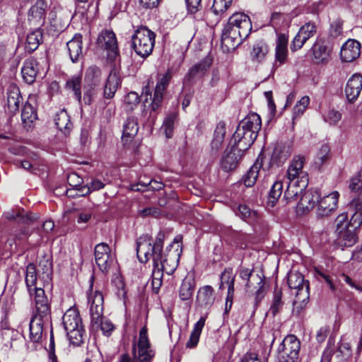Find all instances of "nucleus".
Listing matches in <instances>:
<instances>
[{
	"label": "nucleus",
	"instance_id": "obj_7",
	"mask_svg": "<svg viewBox=\"0 0 362 362\" xmlns=\"http://www.w3.org/2000/svg\"><path fill=\"white\" fill-rule=\"evenodd\" d=\"M34 303L33 316L40 317L45 320L51 319L50 300L48 299L43 288L35 287L33 296H30Z\"/></svg>",
	"mask_w": 362,
	"mask_h": 362
},
{
	"label": "nucleus",
	"instance_id": "obj_20",
	"mask_svg": "<svg viewBox=\"0 0 362 362\" xmlns=\"http://www.w3.org/2000/svg\"><path fill=\"white\" fill-rule=\"evenodd\" d=\"M320 197L317 190H308L301 197L297 204V211L300 214H306L312 210L319 201Z\"/></svg>",
	"mask_w": 362,
	"mask_h": 362
},
{
	"label": "nucleus",
	"instance_id": "obj_49",
	"mask_svg": "<svg viewBox=\"0 0 362 362\" xmlns=\"http://www.w3.org/2000/svg\"><path fill=\"white\" fill-rule=\"evenodd\" d=\"M291 19L288 14L274 12L271 16V24L275 29L288 26Z\"/></svg>",
	"mask_w": 362,
	"mask_h": 362
},
{
	"label": "nucleus",
	"instance_id": "obj_16",
	"mask_svg": "<svg viewBox=\"0 0 362 362\" xmlns=\"http://www.w3.org/2000/svg\"><path fill=\"white\" fill-rule=\"evenodd\" d=\"M110 252L109 245L105 243H98L95 247V260L103 272H107L112 264V258Z\"/></svg>",
	"mask_w": 362,
	"mask_h": 362
},
{
	"label": "nucleus",
	"instance_id": "obj_35",
	"mask_svg": "<svg viewBox=\"0 0 362 362\" xmlns=\"http://www.w3.org/2000/svg\"><path fill=\"white\" fill-rule=\"evenodd\" d=\"M282 295L281 289L276 286L273 292L271 305L267 312L268 315H272V316L274 317L282 311L284 305V302L282 300Z\"/></svg>",
	"mask_w": 362,
	"mask_h": 362
},
{
	"label": "nucleus",
	"instance_id": "obj_14",
	"mask_svg": "<svg viewBox=\"0 0 362 362\" xmlns=\"http://www.w3.org/2000/svg\"><path fill=\"white\" fill-rule=\"evenodd\" d=\"M245 291L248 293L254 291L255 303L257 305L265 296L264 276L261 272H256L247 284H245Z\"/></svg>",
	"mask_w": 362,
	"mask_h": 362
},
{
	"label": "nucleus",
	"instance_id": "obj_45",
	"mask_svg": "<svg viewBox=\"0 0 362 362\" xmlns=\"http://www.w3.org/2000/svg\"><path fill=\"white\" fill-rule=\"evenodd\" d=\"M42 40V34L39 30L29 33L26 38L25 49L29 52L35 51L39 47Z\"/></svg>",
	"mask_w": 362,
	"mask_h": 362
},
{
	"label": "nucleus",
	"instance_id": "obj_63",
	"mask_svg": "<svg viewBox=\"0 0 362 362\" xmlns=\"http://www.w3.org/2000/svg\"><path fill=\"white\" fill-rule=\"evenodd\" d=\"M341 118V114L337 110H330L325 116V120L331 124H335Z\"/></svg>",
	"mask_w": 362,
	"mask_h": 362
},
{
	"label": "nucleus",
	"instance_id": "obj_27",
	"mask_svg": "<svg viewBox=\"0 0 362 362\" xmlns=\"http://www.w3.org/2000/svg\"><path fill=\"white\" fill-rule=\"evenodd\" d=\"M121 79L118 72L115 69H112L104 86L103 95L106 99H111L120 85Z\"/></svg>",
	"mask_w": 362,
	"mask_h": 362
},
{
	"label": "nucleus",
	"instance_id": "obj_58",
	"mask_svg": "<svg viewBox=\"0 0 362 362\" xmlns=\"http://www.w3.org/2000/svg\"><path fill=\"white\" fill-rule=\"evenodd\" d=\"M336 234L339 233H341L343 230L347 229L349 228V221L348 220V215L347 214H339L336 220Z\"/></svg>",
	"mask_w": 362,
	"mask_h": 362
},
{
	"label": "nucleus",
	"instance_id": "obj_32",
	"mask_svg": "<svg viewBox=\"0 0 362 362\" xmlns=\"http://www.w3.org/2000/svg\"><path fill=\"white\" fill-rule=\"evenodd\" d=\"M292 152L289 145L278 144L274 149L271 160L272 163L279 166L291 156Z\"/></svg>",
	"mask_w": 362,
	"mask_h": 362
},
{
	"label": "nucleus",
	"instance_id": "obj_57",
	"mask_svg": "<svg viewBox=\"0 0 362 362\" xmlns=\"http://www.w3.org/2000/svg\"><path fill=\"white\" fill-rule=\"evenodd\" d=\"M349 189L351 192L362 193V168L351 177L349 183Z\"/></svg>",
	"mask_w": 362,
	"mask_h": 362
},
{
	"label": "nucleus",
	"instance_id": "obj_54",
	"mask_svg": "<svg viewBox=\"0 0 362 362\" xmlns=\"http://www.w3.org/2000/svg\"><path fill=\"white\" fill-rule=\"evenodd\" d=\"M233 0H214L212 10L216 15L225 13L231 6Z\"/></svg>",
	"mask_w": 362,
	"mask_h": 362
},
{
	"label": "nucleus",
	"instance_id": "obj_11",
	"mask_svg": "<svg viewBox=\"0 0 362 362\" xmlns=\"http://www.w3.org/2000/svg\"><path fill=\"white\" fill-rule=\"evenodd\" d=\"M248 36L249 35H243L241 29L238 30L235 26H230L227 23L222 32L221 44L228 50L232 49L240 45Z\"/></svg>",
	"mask_w": 362,
	"mask_h": 362
},
{
	"label": "nucleus",
	"instance_id": "obj_37",
	"mask_svg": "<svg viewBox=\"0 0 362 362\" xmlns=\"http://www.w3.org/2000/svg\"><path fill=\"white\" fill-rule=\"evenodd\" d=\"M47 7V3L44 0H37L29 11L30 19L40 24L45 18Z\"/></svg>",
	"mask_w": 362,
	"mask_h": 362
},
{
	"label": "nucleus",
	"instance_id": "obj_26",
	"mask_svg": "<svg viewBox=\"0 0 362 362\" xmlns=\"http://www.w3.org/2000/svg\"><path fill=\"white\" fill-rule=\"evenodd\" d=\"M50 320L33 316L30 322V340L34 344H39L42 339L43 325Z\"/></svg>",
	"mask_w": 362,
	"mask_h": 362
},
{
	"label": "nucleus",
	"instance_id": "obj_19",
	"mask_svg": "<svg viewBox=\"0 0 362 362\" xmlns=\"http://www.w3.org/2000/svg\"><path fill=\"white\" fill-rule=\"evenodd\" d=\"M22 96L19 88L16 86H11L7 90V100L4 107L5 112L10 116L16 115L19 110V105Z\"/></svg>",
	"mask_w": 362,
	"mask_h": 362
},
{
	"label": "nucleus",
	"instance_id": "obj_46",
	"mask_svg": "<svg viewBox=\"0 0 362 362\" xmlns=\"http://www.w3.org/2000/svg\"><path fill=\"white\" fill-rule=\"evenodd\" d=\"M37 118L35 107L29 103H25L21 112L22 122L25 125L30 126Z\"/></svg>",
	"mask_w": 362,
	"mask_h": 362
},
{
	"label": "nucleus",
	"instance_id": "obj_12",
	"mask_svg": "<svg viewBox=\"0 0 362 362\" xmlns=\"http://www.w3.org/2000/svg\"><path fill=\"white\" fill-rule=\"evenodd\" d=\"M98 47L107 52V57L110 59H115L119 54L117 42L115 34L110 30H103L97 39Z\"/></svg>",
	"mask_w": 362,
	"mask_h": 362
},
{
	"label": "nucleus",
	"instance_id": "obj_2",
	"mask_svg": "<svg viewBox=\"0 0 362 362\" xmlns=\"http://www.w3.org/2000/svg\"><path fill=\"white\" fill-rule=\"evenodd\" d=\"M93 279L94 276H91L88 293L91 327L95 329L100 328L103 334L108 337L115 329V326L110 320L103 318V295L98 289L93 291Z\"/></svg>",
	"mask_w": 362,
	"mask_h": 362
},
{
	"label": "nucleus",
	"instance_id": "obj_33",
	"mask_svg": "<svg viewBox=\"0 0 362 362\" xmlns=\"http://www.w3.org/2000/svg\"><path fill=\"white\" fill-rule=\"evenodd\" d=\"M54 122L58 129L64 135L69 134L73 127L70 116L64 109L56 113Z\"/></svg>",
	"mask_w": 362,
	"mask_h": 362
},
{
	"label": "nucleus",
	"instance_id": "obj_3",
	"mask_svg": "<svg viewBox=\"0 0 362 362\" xmlns=\"http://www.w3.org/2000/svg\"><path fill=\"white\" fill-rule=\"evenodd\" d=\"M164 239L165 233L161 230L158 233L154 243L148 235L140 237L136 242V253L139 262L146 263L153 256H156L157 259L158 255L162 254Z\"/></svg>",
	"mask_w": 362,
	"mask_h": 362
},
{
	"label": "nucleus",
	"instance_id": "obj_51",
	"mask_svg": "<svg viewBox=\"0 0 362 362\" xmlns=\"http://www.w3.org/2000/svg\"><path fill=\"white\" fill-rule=\"evenodd\" d=\"M284 182V180H277L273 184L269 193L268 203L269 204H270L271 206H274V204L281 195Z\"/></svg>",
	"mask_w": 362,
	"mask_h": 362
},
{
	"label": "nucleus",
	"instance_id": "obj_64",
	"mask_svg": "<svg viewBox=\"0 0 362 362\" xmlns=\"http://www.w3.org/2000/svg\"><path fill=\"white\" fill-rule=\"evenodd\" d=\"M349 221V227L357 229L362 223V211H355L351 216Z\"/></svg>",
	"mask_w": 362,
	"mask_h": 362
},
{
	"label": "nucleus",
	"instance_id": "obj_60",
	"mask_svg": "<svg viewBox=\"0 0 362 362\" xmlns=\"http://www.w3.org/2000/svg\"><path fill=\"white\" fill-rule=\"evenodd\" d=\"M302 35L305 37L306 41L314 35L316 33V25L313 23H307L302 25L298 31Z\"/></svg>",
	"mask_w": 362,
	"mask_h": 362
},
{
	"label": "nucleus",
	"instance_id": "obj_55",
	"mask_svg": "<svg viewBox=\"0 0 362 362\" xmlns=\"http://www.w3.org/2000/svg\"><path fill=\"white\" fill-rule=\"evenodd\" d=\"M330 148L327 144L322 145L319 151L317 153L315 164L320 168L322 166L329 158L330 156Z\"/></svg>",
	"mask_w": 362,
	"mask_h": 362
},
{
	"label": "nucleus",
	"instance_id": "obj_15",
	"mask_svg": "<svg viewBox=\"0 0 362 362\" xmlns=\"http://www.w3.org/2000/svg\"><path fill=\"white\" fill-rule=\"evenodd\" d=\"M308 180L303 177V180L285 179L284 182L287 187L284 192V199L287 203L296 201L298 195L306 189L308 185Z\"/></svg>",
	"mask_w": 362,
	"mask_h": 362
},
{
	"label": "nucleus",
	"instance_id": "obj_50",
	"mask_svg": "<svg viewBox=\"0 0 362 362\" xmlns=\"http://www.w3.org/2000/svg\"><path fill=\"white\" fill-rule=\"evenodd\" d=\"M335 356L341 362L350 359L352 356V350L349 343L341 341L335 352Z\"/></svg>",
	"mask_w": 362,
	"mask_h": 362
},
{
	"label": "nucleus",
	"instance_id": "obj_30",
	"mask_svg": "<svg viewBox=\"0 0 362 362\" xmlns=\"http://www.w3.org/2000/svg\"><path fill=\"white\" fill-rule=\"evenodd\" d=\"M38 71L37 60L33 57L27 59L21 68L23 80L28 84H32L36 78Z\"/></svg>",
	"mask_w": 362,
	"mask_h": 362
},
{
	"label": "nucleus",
	"instance_id": "obj_52",
	"mask_svg": "<svg viewBox=\"0 0 362 362\" xmlns=\"http://www.w3.org/2000/svg\"><path fill=\"white\" fill-rule=\"evenodd\" d=\"M310 104V98L308 96L302 97L295 105L293 109V120L296 118L300 117L305 110L307 109L308 105Z\"/></svg>",
	"mask_w": 362,
	"mask_h": 362
},
{
	"label": "nucleus",
	"instance_id": "obj_23",
	"mask_svg": "<svg viewBox=\"0 0 362 362\" xmlns=\"http://www.w3.org/2000/svg\"><path fill=\"white\" fill-rule=\"evenodd\" d=\"M305 163V158L303 156H296L292 160L286 173L285 179L303 180V177L305 180H308V173L303 170Z\"/></svg>",
	"mask_w": 362,
	"mask_h": 362
},
{
	"label": "nucleus",
	"instance_id": "obj_29",
	"mask_svg": "<svg viewBox=\"0 0 362 362\" xmlns=\"http://www.w3.org/2000/svg\"><path fill=\"white\" fill-rule=\"evenodd\" d=\"M82 35L76 34L74 37L66 43L69 56L74 63L78 62L83 57Z\"/></svg>",
	"mask_w": 362,
	"mask_h": 362
},
{
	"label": "nucleus",
	"instance_id": "obj_21",
	"mask_svg": "<svg viewBox=\"0 0 362 362\" xmlns=\"http://www.w3.org/2000/svg\"><path fill=\"white\" fill-rule=\"evenodd\" d=\"M361 54V44L356 40H348L341 47L340 57L343 62H351Z\"/></svg>",
	"mask_w": 362,
	"mask_h": 362
},
{
	"label": "nucleus",
	"instance_id": "obj_13",
	"mask_svg": "<svg viewBox=\"0 0 362 362\" xmlns=\"http://www.w3.org/2000/svg\"><path fill=\"white\" fill-rule=\"evenodd\" d=\"M177 256H179V253L175 252L164 256L163 253L160 254L157 259H156V256L151 257L153 269L159 270L163 274L165 272L168 275L173 274L177 266Z\"/></svg>",
	"mask_w": 362,
	"mask_h": 362
},
{
	"label": "nucleus",
	"instance_id": "obj_42",
	"mask_svg": "<svg viewBox=\"0 0 362 362\" xmlns=\"http://www.w3.org/2000/svg\"><path fill=\"white\" fill-rule=\"evenodd\" d=\"M37 273L34 264L30 263L26 267L25 281L30 296H33V288L37 287Z\"/></svg>",
	"mask_w": 362,
	"mask_h": 362
},
{
	"label": "nucleus",
	"instance_id": "obj_47",
	"mask_svg": "<svg viewBox=\"0 0 362 362\" xmlns=\"http://www.w3.org/2000/svg\"><path fill=\"white\" fill-rule=\"evenodd\" d=\"M268 52L269 48L267 45L260 41L254 45L251 56L253 60L260 62L265 59Z\"/></svg>",
	"mask_w": 362,
	"mask_h": 362
},
{
	"label": "nucleus",
	"instance_id": "obj_41",
	"mask_svg": "<svg viewBox=\"0 0 362 362\" xmlns=\"http://www.w3.org/2000/svg\"><path fill=\"white\" fill-rule=\"evenodd\" d=\"M101 76V69L96 66H91L86 71L85 83L86 85L100 86Z\"/></svg>",
	"mask_w": 362,
	"mask_h": 362
},
{
	"label": "nucleus",
	"instance_id": "obj_10",
	"mask_svg": "<svg viewBox=\"0 0 362 362\" xmlns=\"http://www.w3.org/2000/svg\"><path fill=\"white\" fill-rule=\"evenodd\" d=\"M339 194L334 191L330 194L320 197L317 205L316 215L318 218H325L334 214L338 206Z\"/></svg>",
	"mask_w": 362,
	"mask_h": 362
},
{
	"label": "nucleus",
	"instance_id": "obj_28",
	"mask_svg": "<svg viewBox=\"0 0 362 362\" xmlns=\"http://www.w3.org/2000/svg\"><path fill=\"white\" fill-rule=\"evenodd\" d=\"M170 78V77L168 74H165L157 82L153 100L150 105L153 111H156L159 107L163 100V93L169 83Z\"/></svg>",
	"mask_w": 362,
	"mask_h": 362
},
{
	"label": "nucleus",
	"instance_id": "obj_59",
	"mask_svg": "<svg viewBox=\"0 0 362 362\" xmlns=\"http://www.w3.org/2000/svg\"><path fill=\"white\" fill-rule=\"evenodd\" d=\"M163 276V273L160 272L159 270H156L155 269H153L151 276V285L153 291L156 293H158L159 289L162 285Z\"/></svg>",
	"mask_w": 362,
	"mask_h": 362
},
{
	"label": "nucleus",
	"instance_id": "obj_6",
	"mask_svg": "<svg viewBox=\"0 0 362 362\" xmlns=\"http://www.w3.org/2000/svg\"><path fill=\"white\" fill-rule=\"evenodd\" d=\"M156 34L146 27L138 28L132 36V47L143 58L149 56L155 45Z\"/></svg>",
	"mask_w": 362,
	"mask_h": 362
},
{
	"label": "nucleus",
	"instance_id": "obj_8",
	"mask_svg": "<svg viewBox=\"0 0 362 362\" xmlns=\"http://www.w3.org/2000/svg\"><path fill=\"white\" fill-rule=\"evenodd\" d=\"M300 349V341L295 335L286 337L279 347V358L284 362H295L298 358Z\"/></svg>",
	"mask_w": 362,
	"mask_h": 362
},
{
	"label": "nucleus",
	"instance_id": "obj_36",
	"mask_svg": "<svg viewBox=\"0 0 362 362\" xmlns=\"http://www.w3.org/2000/svg\"><path fill=\"white\" fill-rule=\"evenodd\" d=\"M262 162L263 158L259 155L255 163L243 177V182L246 187H252L255 184L259 172L262 166Z\"/></svg>",
	"mask_w": 362,
	"mask_h": 362
},
{
	"label": "nucleus",
	"instance_id": "obj_34",
	"mask_svg": "<svg viewBox=\"0 0 362 362\" xmlns=\"http://www.w3.org/2000/svg\"><path fill=\"white\" fill-rule=\"evenodd\" d=\"M139 130L136 118L129 117L127 119L123 126L122 141L127 144L136 135Z\"/></svg>",
	"mask_w": 362,
	"mask_h": 362
},
{
	"label": "nucleus",
	"instance_id": "obj_43",
	"mask_svg": "<svg viewBox=\"0 0 362 362\" xmlns=\"http://www.w3.org/2000/svg\"><path fill=\"white\" fill-rule=\"evenodd\" d=\"M220 289L224 288V285H228V293H234L235 275L231 268H226L220 276Z\"/></svg>",
	"mask_w": 362,
	"mask_h": 362
},
{
	"label": "nucleus",
	"instance_id": "obj_5",
	"mask_svg": "<svg viewBox=\"0 0 362 362\" xmlns=\"http://www.w3.org/2000/svg\"><path fill=\"white\" fill-rule=\"evenodd\" d=\"M62 320L70 342L76 346L80 345L83 341L84 329L78 312L74 308L69 309Z\"/></svg>",
	"mask_w": 362,
	"mask_h": 362
},
{
	"label": "nucleus",
	"instance_id": "obj_4",
	"mask_svg": "<svg viewBox=\"0 0 362 362\" xmlns=\"http://www.w3.org/2000/svg\"><path fill=\"white\" fill-rule=\"evenodd\" d=\"M288 285L291 289L296 291V299L293 301V312L298 314L306 305L310 297L308 281L298 272H290L288 274Z\"/></svg>",
	"mask_w": 362,
	"mask_h": 362
},
{
	"label": "nucleus",
	"instance_id": "obj_39",
	"mask_svg": "<svg viewBox=\"0 0 362 362\" xmlns=\"http://www.w3.org/2000/svg\"><path fill=\"white\" fill-rule=\"evenodd\" d=\"M205 321L206 317H202L194 325L193 330L191 332L189 339L186 344V346L187 348H194L197 345L202 329L205 325Z\"/></svg>",
	"mask_w": 362,
	"mask_h": 362
},
{
	"label": "nucleus",
	"instance_id": "obj_44",
	"mask_svg": "<svg viewBox=\"0 0 362 362\" xmlns=\"http://www.w3.org/2000/svg\"><path fill=\"white\" fill-rule=\"evenodd\" d=\"M226 135V124L224 122H219L214 130V138L211 141L213 149L218 150L224 140Z\"/></svg>",
	"mask_w": 362,
	"mask_h": 362
},
{
	"label": "nucleus",
	"instance_id": "obj_61",
	"mask_svg": "<svg viewBox=\"0 0 362 362\" xmlns=\"http://www.w3.org/2000/svg\"><path fill=\"white\" fill-rule=\"evenodd\" d=\"M236 214L244 220L255 217L256 216L255 211L251 210L247 205L245 204L239 205Z\"/></svg>",
	"mask_w": 362,
	"mask_h": 362
},
{
	"label": "nucleus",
	"instance_id": "obj_9",
	"mask_svg": "<svg viewBox=\"0 0 362 362\" xmlns=\"http://www.w3.org/2000/svg\"><path fill=\"white\" fill-rule=\"evenodd\" d=\"M137 346V353L136 345H134L132 349L134 358L139 362H151L154 356V353L150 346L146 327H143L139 332V338Z\"/></svg>",
	"mask_w": 362,
	"mask_h": 362
},
{
	"label": "nucleus",
	"instance_id": "obj_24",
	"mask_svg": "<svg viewBox=\"0 0 362 362\" xmlns=\"http://www.w3.org/2000/svg\"><path fill=\"white\" fill-rule=\"evenodd\" d=\"M313 60L317 64H325L330 59L332 49L324 41L316 42L313 47Z\"/></svg>",
	"mask_w": 362,
	"mask_h": 362
},
{
	"label": "nucleus",
	"instance_id": "obj_1",
	"mask_svg": "<svg viewBox=\"0 0 362 362\" xmlns=\"http://www.w3.org/2000/svg\"><path fill=\"white\" fill-rule=\"evenodd\" d=\"M261 126V118L256 113L248 115L239 123L220 162V167L224 172L229 173L237 168L244 152L256 140Z\"/></svg>",
	"mask_w": 362,
	"mask_h": 362
},
{
	"label": "nucleus",
	"instance_id": "obj_40",
	"mask_svg": "<svg viewBox=\"0 0 362 362\" xmlns=\"http://www.w3.org/2000/svg\"><path fill=\"white\" fill-rule=\"evenodd\" d=\"M195 287L194 280L190 277H186L182 280L180 288L179 296L182 300H187L191 298Z\"/></svg>",
	"mask_w": 362,
	"mask_h": 362
},
{
	"label": "nucleus",
	"instance_id": "obj_56",
	"mask_svg": "<svg viewBox=\"0 0 362 362\" xmlns=\"http://www.w3.org/2000/svg\"><path fill=\"white\" fill-rule=\"evenodd\" d=\"M177 117V115L175 113H170L167 117L165 119L163 122V128L165 129V132L167 138H171L175 122Z\"/></svg>",
	"mask_w": 362,
	"mask_h": 362
},
{
	"label": "nucleus",
	"instance_id": "obj_53",
	"mask_svg": "<svg viewBox=\"0 0 362 362\" xmlns=\"http://www.w3.org/2000/svg\"><path fill=\"white\" fill-rule=\"evenodd\" d=\"M100 86H90L85 84L83 90V102L86 105H90L99 91Z\"/></svg>",
	"mask_w": 362,
	"mask_h": 362
},
{
	"label": "nucleus",
	"instance_id": "obj_48",
	"mask_svg": "<svg viewBox=\"0 0 362 362\" xmlns=\"http://www.w3.org/2000/svg\"><path fill=\"white\" fill-rule=\"evenodd\" d=\"M356 229L349 227V228L343 230L341 233H337L338 240L340 243L344 244V246L350 247L353 245L356 240L355 230Z\"/></svg>",
	"mask_w": 362,
	"mask_h": 362
},
{
	"label": "nucleus",
	"instance_id": "obj_62",
	"mask_svg": "<svg viewBox=\"0 0 362 362\" xmlns=\"http://www.w3.org/2000/svg\"><path fill=\"white\" fill-rule=\"evenodd\" d=\"M238 273L239 277L245 282V284H247L253 274L256 272L253 269H250L248 268L241 267L238 269Z\"/></svg>",
	"mask_w": 362,
	"mask_h": 362
},
{
	"label": "nucleus",
	"instance_id": "obj_18",
	"mask_svg": "<svg viewBox=\"0 0 362 362\" xmlns=\"http://www.w3.org/2000/svg\"><path fill=\"white\" fill-rule=\"evenodd\" d=\"M288 37L285 34L278 35L275 47V59L273 64L276 69L284 64L288 58Z\"/></svg>",
	"mask_w": 362,
	"mask_h": 362
},
{
	"label": "nucleus",
	"instance_id": "obj_38",
	"mask_svg": "<svg viewBox=\"0 0 362 362\" xmlns=\"http://www.w3.org/2000/svg\"><path fill=\"white\" fill-rule=\"evenodd\" d=\"M81 83V74L74 75L66 82V88L74 93L75 98L79 103H81L82 100Z\"/></svg>",
	"mask_w": 362,
	"mask_h": 362
},
{
	"label": "nucleus",
	"instance_id": "obj_17",
	"mask_svg": "<svg viewBox=\"0 0 362 362\" xmlns=\"http://www.w3.org/2000/svg\"><path fill=\"white\" fill-rule=\"evenodd\" d=\"M212 58L207 56L199 62L195 64L189 69L188 73L185 77V81L186 83H191L195 79L200 78L204 76L212 64Z\"/></svg>",
	"mask_w": 362,
	"mask_h": 362
},
{
	"label": "nucleus",
	"instance_id": "obj_31",
	"mask_svg": "<svg viewBox=\"0 0 362 362\" xmlns=\"http://www.w3.org/2000/svg\"><path fill=\"white\" fill-rule=\"evenodd\" d=\"M215 300L214 288L211 286L200 288L197 296V303L201 308H210Z\"/></svg>",
	"mask_w": 362,
	"mask_h": 362
},
{
	"label": "nucleus",
	"instance_id": "obj_25",
	"mask_svg": "<svg viewBox=\"0 0 362 362\" xmlns=\"http://www.w3.org/2000/svg\"><path fill=\"white\" fill-rule=\"evenodd\" d=\"M230 26H235L241 29L243 35H250L252 30V23L250 17L243 13H235L228 19Z\"/></svg>",
	"mask_w": 362,
	"mask_h": 362
},
{
	"label": "nucleus",
	"instance_id": "obj_22",
	"mask_svg": "<svg viewBox=\"0 0 362 362\" xmlns=\"http://www.w3.org/2000/svg\"><path fill=\"white\" fill-rule=\"evenodd\" d=\"M362 89V76L354 74L347 81L345 87V95L349 102L354 103L359 96Z\"/></svg>",
	"mask_w": 362,
	"mask_h": 362
}]
</instances>
